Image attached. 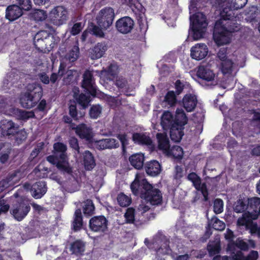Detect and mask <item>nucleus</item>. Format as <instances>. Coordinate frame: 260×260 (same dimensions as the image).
Wrapping results in <instances>:
<instances>
[{"label":"nucleus","instance_id":"nucleus-9","mask_svg":"<svg viewBox=\"0 0 260 260\" xmlns=\"http://www.w3.org/2000/svg\"><path fill=\"white\" fill-rule=\"evenodd\" d=\"M53 153L56 156H58L62 160V164H58V169L61 171L70 173L72 172L67 159L66 153L67 146L60 142H57L53 145Z\"/></svg>","mask_w":260,"mask_h":260},{"label":"nucleus","instance_id":"nucleus-35","mask_svg":"<svg viewBox=\"0 0 260 260\" xmlns=\"http://www.w3.org/2000/svg\"><path fill=\"white\" fill-rule=\"evenodd\" d=\"M247 202L248 206L247 211L255 212L260 205V198L258 197L248 198Z\"/></svg>","mask_w":260,"mask_h":260},{"label":"nucleus","instance_id":"nucleus-11","mask_svg":"<svg viewBox=\"0 0 260 260\" xmlns=\"http://www.w3.org/2000/svg\"><path fill=\"white\" fill-rule=\"evenodd\" d=\"M156 138L158 143V148L168 155L177 159L179 157V146L174 145L170 148L169 139L166 134L158 133Z\"/></svg>","mask_w":260,"mask_h":260},{"label":"nucleus","instance_id":"nucleus-44","mask_svg":"<svg viewBox=\"0 0 260 260\" xmlns=\"http://www.w3.org/2000/svg\"><path fill=\"white\" fill-rule=\"evenodd\" d=\"M84 214L90 215L93 213L94 206L91 200H87L83 207Z\"/></svg>","mask_w":260,"mask_h":260},{"label":"nucleus","instance_id":"nucleus-62","mask_svg":"<svg viewBox=\"0 0 260 260\" xmlns=\"http://www.w3.org/2000/svg\"><path fill=\"white\" fill-rule=\"evenodd\" d=\"M115 84L118 87L122 88L126 86L127 81L125 78L122 77H119L116 79Z\"/></svg>","mask_w":260,"mask_h":260},{"label":"nucleus","instance_id":"nucleus-2","mask_svg":"<svg viewBox=\"0 0 260 260\" xmlns=\"http://www.w3.org/2000/svg\"><path fill=\"white\" fill-rule=\"evenodd\" d=\"M133 193L139 195L151 205H157L161 203L162 196L160 191L155 188L144 178L141 175L137 174L135 180L131 185Z\"/></svg>","mask_w":260,"mask_h":260},{"label":"nucleus","instance_id":"nucleus-47","mask_svg":"<svg viewBox=\"0 0 260 260\" xmlns=\"http://www.w3.org/2000/svg\"><path fill=\"white\" fill-rule=\"evenodd\" d=\"M102 29H103L99 25L96 26L93 24H92L89 28V30L93 35L100 38H104L105 36V34Z\"/></svg>","mask_w":260,"mask_h":260},{"label":"nucleus","instance_id":"nucleus-58","mask_svg":"<svg viewBox=\"0 0 260 260\" xmlns=\"http://www.w3.org/2000/svg\"><path fill=\"white\" fill-rule=\"evenodd\" d=\"M107 149L115 148L119 146L118 142L113 138L106 139Z\"/></svg>","mask_w":260,"mask_h":260},{"label":"nucleus","instance_id":"nucleus-53","mask_svg":"<svg viewBox=\"0 0 260 260\" xmlns=\"http://www.w3.org/2000/svg\"><path fill=\"white\" fill-rule=\"evenodd\" d=\"M237 247L241 250L247 251L249 249V245L248 243L239 237L237 239Z\"/></svg>","mask_w":260,"mask_h":260},{"label":"nucleus","instance_id":"nucleus-57","mask_svg":"<svg viewBox=\"0 0 260 260\" xmlns=\"http://www.w3.org/2000/svg\"><path fill=\"white\" fill-rule=\"evenodd\" d=\"M47 160L52 164L56 165L58 168V164H62V160L59 158L58 156L55 155H49L47 157Z\"/></svg>","mask_w":260,"mask_h":260},{"label":"nucleus","instance_id":"nucleus-6","mask_svg":"<svg viewBox=\"0 0 260 260\" xmlns=\"http://www.w3.org/2000/svg\"><path fill=\"white\" fill-rule=\"evenodd\" d=\"M191 87L189 84H184L180 81V94L185 93L182 101L180 100V105L182 103L183 107L187 112H192L197 107V96L190 93Z\"/></svg>","mask_w":260,"mask_h":260},{"label":"nucleus","instance_id":"nucleus-59","mask_svg":"<svg viewBox=\"0 0 260 260\" xmlns=\"http://www.w3.org/2000/svg\"><path fill=\"white\" fill-rule=\"evenodd\" d=\"M10 208L9 203L4 199L0 200V214L7 212Z\"/></svg>","mask_w":260,"mask_h":260},{"label":"nucleus","instance_id":"nucleus-55","mask_svg":"<svg viewBox=\"0 0 260 260\" xmlns=\"http://www.w3.org/2000/svg\"><path fill=\"white\" fill-rule=\"evenodd\" d=\"M44 146V143L40 142L37 144L36 147L32 151L30 154V157L32 159L36 157L41 151L43 149Z\"/></svg>","mask_w":260,"mask_h":260},{"label":"nucleus","instance_id":"nucleus-23","mask_svg":"<svg viewBox=\"0 0 260 260\" xmlns=\"http://www.w3.org/2000/svg\"><path fill=\"white\" fill-rule=\"evenodd\" d=\"M73 129L75 130L76 134L81 139L90 140L92 137V131L90 126L82 123L76 127H73Z\"/></svg>","mask_w":260,"mask_h":260},{"label":"nucleus","instance_id":"nucleus-14","mask_svg":"<svg viewBox=\"0 0 260 260\" xmlns=\"http://www.w3.org/2000/svg\"><path fill=\"white\" fill-rule=\"evenodd\" d=\"M49 18L53 24L60 25L67 20V11L63 7L57 6L50 12Z\"/></svg>","mask_w":260,"mask_h":260},{"label":"nucleus","instance_id":"nucleus-52","mask_svg":"<svg viewBox=\"0 0 260 260\" xmlns=\"http://www.w3.org/2000/svg\"><path fill=\"white\" fill-rule=\"evenodd\" d=\"M17 3L22 10L29 11L31 8V0H17Z\"/></svg>","mask_w":260,"mask_h":260},{"label":"nucleus","instance_id":"nucleus-25","mask_svg":"<svg viewBox=\"0 0 260 260\" xmlns=\"http://www.w3.org/2000/svg\"><path fill=\"white\" fill-rule=\"evenodd\" d=\"M22 15V10L16 5L9 6L6 12V17L10 21H14Z\"/></svg>","mask_w":260,"mask_h":260},{"label":"nucleus","instance_id":"nucleus-32","mask_svg":"<svg viewBox=\"0 0 260 260\" xmlns=\"http://www.w3.org/2000/svg\"><path fill=\"white\" fill-rule=\"evenodd\" d=\"M79 57V48L78 45H75L65 55L64 59L69 62L75 61Z\"/></svg>","mask_w":260,"mask_h":260},{"label":"nucleus","instance_id":"nucleus-10","mask_svg":"<svg viewBox=\"0 0 260 260\" xmlns=\"http://www.w3.org/2000/svg\"><path fill=\"white\" fill-rule=\"evenodd\" d=\"M52 37L46 30H41L35 35L34 38V45L40 51H49L51 47Z\"/></svg>","mask_w":260,"mask_h":260},{"label":"nucleus","instance_id":"nucleus-18","mask_svg":"<svg viewBox=\"0 0 260 260\" xmlns=\"http://www.w3.org/2000/svg\"><path fill=\"white\" fill-rule=\"evenodd\" d=\"M133 20L128 16L119 19L116 22V28L121 34H126L131 31L133 28Z\"/></svg>","mask_w":260,"mask_h":260},{"label":"nucleus","instance_id":"nucleus-12","mask_svg":"<svg viewBox=\"0 0 260 260\" xmlns=\"http://www.w3.org/2000/svg\"><path fill=\"white\" fill-rule=\"evenodd\" d=\"M30 210L29 203L26 201L21 200L13 205L10 213L16 220L20 221L26 216Z\"/></svg>","mask_w":260,"mask_h":260},{"label":"nucleus","instance_id":"nucleus-31","mask_svg":"<svg viewBox=\"0 0 260 260\" xmlns=\"http://www.w3.org/2000/svg\"><path fill=\"white\" fill-rule=\"evenodd\" d=\"M131 165L136 169L142 168L144 164V157L142 153H137L132 155L129 158Z\"/></svg>","mask_w":260,"mask_h":260},{"label":"nucleus","instance_id":"nucleus-29","mask_svg":"<svg viewBox=\"0 0 260 260\" xmlns=\"http://www.w3.org/2000/svg\"><path fill=\"white\" fill-rule=\"evenodd\" d=\"M18 181V178L17 177L15 174H12L6 179L0 181V191H3L6 188L13 186L16 184Z\"/></svg>","mask_w":260,"mask_h":260},{"label":"nucleus","instance_id":"nucleus-5","mask_svg":"<svg viewBox=\"0 0 260 260\" xmlns=\"http://www.w3.org/2000/svg\"><path fill=\"white\" fill-rule=\"evenodd\" d=\"M161 125L164 129H170L171 140L179 142V119L177 116H173L169 111H165L161 117Z\"/></svg>","mask_w":260,"mask_h":260},{"label":"nucleus","instance_id":"nucleus-48","mask_svg":"<svg viewBox=\"0 0 260 260\" xmlns=\"http://www.w3.org/2000/svg\"><path fill=\"white\" fill-rule=\"evenodd\" d=\"M77 101L79 104L82 106L83 108H86L88 106L90 101V96L85 94L82 93L79 95Z\"/></svg>","mask_w":260,"mask_h":260},{"label":"nucleus","instance_id":"nucleus-3","mask_svg":"<svg viewBox=\"0 0 260 260\" xmlns=\"http://www.w3.org/2000/svg\"><path fill=\"white\" fill-rule=\"evenodd\" d=\"M42 86L37 83L29 84L27 86V91L21 94L20 102L21 106L30 109L35 107L42 96Z\"/></svg>","mask_w":260,"mask_h":260},{"label":"nucleus","instance_id":"nucleus-37","mask_svg":"<svg viewBox=\"0 0 260 260\" xmlns=\"http://www.w3.org/2000/svg\"><path fill=\"white\" fill-rule=\"evenodd\" d=\"M233 66V62L230 59L223 60L221 61L220 67L221 70L223 74L225 75L231 73Z\"/></svg>","mask_w":260,"mask_h":260},{"label":"nucleus","instance_id":"nucleus-42","mask_svg":"<svg viewBox=\"0 0 260 260\" xmlns=\"http://www.w3.org/2000/svg\"><path fill=\"white\" fill-rule=\"evenodd\" d=\"M117 200L119 204L122 207L128 206L131 203L130 197L123 193L118 194Z\"/></svg>","mask_w":260,"mask_h":260},{"label":"nucleus","instance_id":"nucleus-17","mask_svg":"<svg viewBox=\"0 0 260 260\" xmlns=\"http://www.w3.org/2000/svg\"><path fill=\"white\" fill-rule=\"evenodd\" d=\"M89 228L95 232H104L107 229V220L104 216L93 217L89 220Z\"/></svg>","mask_w":260,"mask_h":260},{"label":"nucleus","instance_id":"nucleus-43","mask_svg":"<svg viewBox=\"0 0 260 260\" xmlns=\"http://www.w3.org/2000/svg\"><path fill=\"white\" fill-rule=\"evenodd\" d=\"M223 202L220 199H216L213 203V211L216 214H220L223 212Z\"/></svg>","mask_w":260,"mask_h":260},{"label":"nucleus","instance_id":"nucleus-30","mask_svg":"<svg viewBox=\"0 0 260 260\" xmlns=\"http://www.w3.org/2000/svg\"><path fill=\"white\" fill-rule=\"evenodd\" d=\"M135 143L139 144L151 145L152 141L150 137L144 133H135L133 135Z\"/></svg>","mask_w":260,"mask_h":260},{"label":"nucleus","instance_id":"nucleus-64","mask_svg":"<svg viewBox=\"0 0 260 260\" xmlns=\"http://www.w3.org/2000/svg\"><path fill=\"white\" fill-rule=\"evenodd\" d=\"M230 260H245V256L241 251H238L231 257Z\"/></svg>","mask_w":260,"mask_h":260},{"label":"nucleus","instance_id":"nucleus-26","mask_svg":"<svg viewBox=\"0 0 260 260\" xmlns=\"http://www.w3.org/2000/svg\"><path fill=\"white\" fill-rule=\"evenodd\" d=\"M117 71V67L114 64H110L107 70H103L101 72L100 77L101 82L103 81H111L113 80L116 75Z\"/></svg>","mask_w":260,"mask_h":260},{"label":"nucleus","instance_id":"nucleus-7","mask_svg":"<svg viewBox=\"0 0 260 260\" xmlns=\"http://www.w3.org/2000/svg\"><path fill=\"white\" fill-rule=\"evenodd\" d=\"M257 219V215L242 214L238 218L237 225L239 227L244 226L246 230L249 231L251 236L260 238V226L258 225L257 222L253 221Z\"/></svg>","mask_w":260,"mask_h":260},{"label":"nucleus","instance_id":"nucleus-8","mask_svg":"<svg viewBox=\"0 0 260 260\" xmlns=\"http://www.w3.org/2000/svg\"><path fill=\"white\" fill-rule=\"evenodd\" d=\"M114 17V11L112 8H104L96 15V23L103 29H107L112 25Z\"/></svg>","mask_w":260,"mask_h":260},{"label":"nucleus","instance_id":"nucleus-49","mask_svg":"<svg viewBox=\"0 0 260 260\" xmlns=\"http://www.w3.org/2000/svg\"><path fill=\"white\" fill-rule=\"evenodd\" d=\"M129 4L132 10L135 13H144L145 9L141 4L139 2H135V1L133 0V2Z\"/></svg>","mask_w":260,"mask_h":260},{"label":"nucleus","instance_id":"nucleus-13","mask_svg":"<svg viewBox=\"0 0 260 260\" xmlns=\"http://www.w3.org/2000/svg\"><path fill=\"white\" fill-rule=\"evenodd\" d=\"M187 178L192 183L193 186L197 190L201 192L204 197L203 200L208 201L209 192L206 183H202L201 178L194 172L188 174Z\"/></svg>","mask_w":260,"mask_h":260},{"label":"nucleus","instance_id":"nucleus-21","mask_svg":"<svg viewBox=\"0 0 260 260\" xmlns=\"http://www.w3.org/2000/svg\"><path fill=\"white\" fill-rule=\"evenodd\" d=\"M82 87L89 91L92 95H95L97 91L94 86L93 74L90 71L87 70L83 74Z\"/></svg>","mask_w":260,"mask_h":260},{"label":"nucleus","instance_id":"nucleus-15","mask_svg":"<svg viewBox=\"0 0 260 260\" xmlns=\"http://www.w3.org/2000/svg\"><path fill=\"white\" fill-rule=\"evenodd\" d=\"M152 247L150 248L154 249L162 254H169L171 250L169 249L168 241L165 237L162 235L158 234L156 235L152 240Z\"/></svg>","mask_w":260,"mask_h":260},{"label":"nucleus","instance_id":"nucleus-46","mask_svg":"<svg viewBox=\"0 0 260 260\" xmlns=\"http://www.w3.org/2000/svg\"><path fill=\"white\" fill-rule=\"evenodd\" d=\"M165 102L168 103L170 106H173L176 103V97L174 91H169L165 98Z\"/></svg>","mask_w":260,"mask_h":260},{"label":"nucleus","instance_id":"nucleus-33","mask_svg":"<svg viewBox=\"0 0 260 260\" xmlns=\"http://www.w3.org/2000/svg\"><path fill=\"white\" fill-rule=\"evenodd\" d=\"M83 156L85 169L87 170H90L95 165L92 154L89 151H85L83 153Z\"/></svg>","mask_w":260,"mask_h":260},{"label":"nucleus","instance_id":"nucleus-34","mask_svg":"<svg viewBox=\"0 0 260 260\" xmlns=\"http://www.w3.org/2000/svg\"><path fill=\"white\" fill-rule=\"evenodd\" d=\"M247 204V201H245L244 199H238L234 204V211L237 213H243L242 214H243L248 210Z\"/></svg>","mask_w":260,"mask_h":260},{"label":"nucleus","instance_id":"nucleus-20","mask_svg":"<svg viewBox=\"0 0 260 260\" xmlns=\"http://www.w3.org/2000/svg\"><path fill=\"white\" fill-rule=\"evenodd\" d=\"M208 53V48L205 44H198L191 48L190 55L197 60L204 58Z\"/></svg>","mask_w":260,"mask_h":260},{"label":"nucleus","instance_id":"nucleus-63","mask_svg":"<svg viewBox=\"0 0 260 260\" xmlns=\"http://www.w3.org/2000/svg\"><path fill=\"white\" fill-rule=\"evenodd\" d=\"M258 257V252L255 250H251L246 256H245V260H256Z\"/></svg>","mask_w":260,"mask_h":260},{"label":"nucleus","instance_id":"nucleus-61","mask_svg":"<svg viewBox=\"0 0 260 260\" xmlns=\"http://www.w3.org/2000/svg\"><path fill=\"white\" fill-rule=\"evenodd\" d=\"M217 57L221 61L228 59L227 57V49L224 48H220L217 53Z\"/></svg>","mask_w":260,"mask_h":260},{"label":"nucleus","instance_id":"nucleus-19","mask_svg":"<svg viewBox=\"0 0 260 260\" xmlns=\"http://www.w3.org/2000/svg\"><path fill=\"white\" fill-rule=\"evenodd\" d=\"M0 128L4 136L14 135L18 130V126L12 120L4 119L1 121Z\"/></svg>","mask_w":260,"mask_h":260},{"label":"nucleus","instance_id":"nucleus-38","mask_svg":"<svg viewBox=\"0 0 260 260\" xmlns=\"http://www.w3.org/2000/svg\"><path fill=\"white\" fill-rule=\"evenodd\" d=\"M82 225V217L80 209H77L75 212L73 221V228L75 231L80 230Z\"/></svg>","mask_w":260,"mask_h":260},{"label":"nucleus","instance_id":"nucleus-41","mask_svg":"<svg viewBox=\"0 0 260 260\" xmlns=\"http://www.w3.org/2000/svg\"><path fill=\"white\" fill-rule=\"evenodd\" d=\"M210 224H212V228L216 231H222L225 226V223L216 216L212 218Z\"/></svg>","mask_w":260,"mask_h":260},{"label":"nucleus","instance_id":"nucleus-16","mask_svg":"<svg viewBox=\"0 0 260 260\" xmlns=\"http://www.w3.org/2000/svg\"><path fill=\"white\" fill-rule=\"evenodd\" d=\"M26 189L30 188L32 197L36 199L41 198L47 191L46 185L44 181H39L30 186L29 184L25 183L23 185Z\"/></svg>","mask_w":260,"mask_h":260},{"label":"nucleus","instance_id":"nucleus-28","mask_svg":"<svg viewBox=\"0 0 260 260\" xmlns=\"http://www.w3.org/2000/svg\"><path fill=\"white\" fill-rule=\"evenodd\" d=\"M145 169L148 175L155 176L160 173V165L158 161L152 160L146 165Z\"/></svg>","mask_w":260,"mask_h":260},{"label":"nucleus","instance_id":"nucleus-54","mask_svg":"<svg viewBox=\"0 0 260 260\" xmlns=\"http://www.w3.org/2000/svg\"><path fill=\"white\" fill-rule=\"evenodd\" d=\"M83 26L84 25L81 22H78L74 24L70 30L71 34L73 36L79 34L83 29Z\"/></svg>","mask_w":260,"mask_h":260},{"label":"nucleus","instance_id":"nucleus-4","mask_svg":"<svg viewBox=\"0 0 260 260\" xmlns=\"http://www.w3.org/2000/svg\"><path fill=\"white\" fill-rule=\"evenodd\" d=\"M190 22L193 39L198 40L203 38L208 25L206 15L201 12L196 13L190 17Z\"/></svg>","mask_w":260,"mask_h":260},{"label":"nucleus","instance_id":"nucleus-39","mask_svg":"<svg viewBox=\"0 0 260 260\" xmlns=\"http://www.w3.org/2000/svg\"><path fill=\"white\" fill-rule=\"evenodd\" d=\"M12 102L7 98L0 97V112H4L7 114V112H10Z\"/></svg>","mask_w":260,"mask_h":260},{"label":"nucleus","instance_id":"nucleus-51","mask_svg":"<svg viewBox=\"0 0 260 260\" xmlns=\"http://www.w3.org/2000/svg\"><path fill=\"white\" fill-rule=\"evenodd\" d=\"M32 17L36 21H43L47 17L46 13L41 10H37L32 13Z\"/></svg>","mask_w":260,"mask_h":260},{"label":"nucleus","instance_id":"nucleus-40","mask_svg":"<svg viewBox=\"0 0 260 260\" xmlns=\"http://www.w3.org/2000/svg\"><path fill=\"white\" fill-rule=\"evenodd\" d=\"M65 66L63 63H61L59 66L58 73H52L49 78L50 82L54 84L59 78H61L64 74Z\"/></svg>","mask_w":260,"mask_h":260},{"label":"nucleus","instance_id":"nucleus-56","mask_svg":"<svg viewBox=\"0 0 260 260\" xmlns=\"http://www.w3.org/2000/svg\"><path fill=\"white\" fill-rule=\"evenodd\" d=\"M181 121V126H184L187 124L188 118L182 109H180V122Z\"/></svg>","mask_w":260,"mask_h":260},{"label":"nucleus","instance_id":"nucleus-1","mask_svg":"<svg viewBox=\"0 0 260 260\" xmlns=\"http://www.w3.org/2000/svg\"><path fill=\"white\" fill-rule=\"evenodd\" d=\"M248 0H232L230 6L224 7L220 13V19L217 20L214 25L213 38L218 46H221L230 43L231 41L232 33L236 31L233 28L228 29L223 20H233L235 18L234 10L243 8Z\"/></svg>","mask_w":260,"mask_h":260},{"label":"nucleus","instance_id":"nucleus-27","mask_svg":"<svg viewBox=\"0 0 260 260\" xmlns=\"http://www.w3.org/2000/svg\"><path fill=\"white\" fill-rule=\"evenodd\" d=\"M107 48V46L105 43L101 42L96 44L91 52V59H96L101 58L105 54Z\"/></svg>","mask_w":260,"mask_h":260},{"label":"nucleus","instance_id":"nucleus-45","mask_svg":"<svg viewBox=\"0 0 260 260\" xmlns=\"http://www.w3.org/2000/svg\"><path fill=\"white\" fill-rule=\"evenodd\" d=\"M102 107L99 105L92 106L90 110L89 114L90 117L93 119L98 118L102 113Z\"/></svg>","mask_w":260,"mask_h":260},{"label":"nucleus","instance_id":"nucleus-36","mask_svg":"<svg viewBox=\"0 0 260 260\" xmlns=\"http://www.w3.org/2000/svg\"><path fill=\"white\" fill-rule=\"evenodd\" d=\"M71 250L75 254H81L84 251V244L81 241H76L72 244Z\"/></svg>","mask_w":260,"mask_h":260},{"label":"nucleus","instance_id":"nucleus-22","mask_svg":"<svg viewBox=\"0 0 260 260\" xmlns=\"http://www.w3.org/2000/svg\"><path fill=\"white\" fill-rule=\"evenodd\" d=\"M196 75L202 81L210 82L214 80L215 74L213 72L206 66H200L198 67Z\"/></svg>","mask_w":260,"mask_h":260},{"label":"nucleus","instance_id":"nucleus-50","mask_svg":"<svg viewBox=\"0 0 260 260\" xmlns=\"http://www.w3.org/2000/svg\"><path fill=\"white\" fill-rule=\"evenodd\" d=\"M126 223H132L135 220V210L133 208H128L124 214Z\"/></svg>","mask_w":260,"mask_h":260},{"label":"nucleus","instance_id":"nucleus-24","mask_svg":"<svg viewBox=\"0 0 260 260\" xmlns=\"http://www.w3.org/2000/svg\"><path fill=\"white\" fill-rule=\"evenodd\" d=\"M7 115H13L17 119L22 120H26L35 116L32 111H25L13 107L10 109V112H7Z\"/></svg>","mask_w":260,"mask_h":260},{"label":"nucleus","instance_id":"nucleus-60","mask_svg":"<svg viewBox=\"0 0 260 260\" xmlns=\"http://www.w3.org/2000/svg\"><path fill=\"white\" fill-rule=\"evenodd\" d=\"M70 146L77 151V153H80L79 147L78 145V140L75 137H72L69 140Z\"/></svg>","mask_w":260,"mask_h":260}]
</instances>
